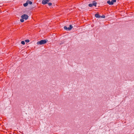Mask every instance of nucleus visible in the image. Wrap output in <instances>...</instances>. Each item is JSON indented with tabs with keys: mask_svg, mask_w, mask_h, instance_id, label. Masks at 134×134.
<instances>
[{
	"mask_svg": "<svg viewBox=\"0 0 134 134\" xmlns=\"http://www.w3.org/2000/svg\"><path fill=\"white\" fill-rule=\"evenodd\" d=\"M47 41V40H42L40 41H38L37 44H38L42 45L46 43Z\"/></svg>",
	"mask_w": 134,
	"mask_h": 134,
	"instance_id": "f257e3e1",
	"label": "nucleus"
},
{
	"mask_svg": "<svg viewBox=\"0 0 134 134\" xmlns=\"http://www.w3.org/2000/svg\"><path fill=\"white\" fill-rule=\"evenodd\" d=\"M27 1L28 4H31L32 3V2L31 1H30L29 0H27Z\"/></svg>",
	"mask_w": 134,
	"mask_h": 134,
	"instance_id": "6e6552de",
	"label": "nucleus"
},
{
	"mask_svg": "<svg viewBox=\"0 0 134 134\" xmlns=\"http://www.w3.org/2000/svg\"><path fill=\"white\" fill-rule=\"evenodd\" d=\"M111 2V3H112V5H113L114 2H116V0H112Z\"/></svg>",
	"mask_w": 134,
	"mask_h": 134,
	"instance_id": "9d476101",
	"label": "nucleus"
},
{
	"mask_svg": "<svg viewBox=\"0 0 134 134\" xmlns=\"http://www.w3.org/2000/svg\"><path fill=\"white\" fill-rule=\"evenodd\" d=\"M72 27V25H70L69 26V27H68L66 26H65L64 27V29L65 30L67 31H69L71 30Z\"/></svg>",
	"mask_w": 134,
	"mask_h": 134,
	"instance_id": "f03ea898",
	"label": "nucleus"
},
{
	"mask_svg": "<svg viewBox=\"0 0 134 134\" xmlns=\"http://www.w3.org/2000/svg\"><path fill=\"white\" fill-rule=\"evenodd\" d=\"M49 1V0H43L42 3L43 4H45Z\"/></svg>",
	"mask_w": 134,
	"mask_h": 134,
	"instance_id": "39448f33",
	"label": "nucleus"
},
{
	"mask_svg": "<svg viewBox=\"0 0 134 134\" xmlns=\"http://www.w3.org/2000/svg\"><path fill=\"white\" fill-rule=\"evenodd\" d=\"M24 19H23V18H22V19H21L20 20V21L22 22H23L24 21Z\"/></svg>",
	"mask_w": 134,
	"mask_h": 134,
	"instance_id": "9b49d317",
	"label": "nucleus"
},
{
	"mask_svg": "<svg viewBox=\"0 0 134 134\" xmlns=\"http://www.w3.org/2000/svg\"><path fill=\"white\" fill-rule=\"evenodd\" d=\"M48 4L49 6H51L52 5V3H48Z\"/></svg>",
	"mask_w": 134,
	"mask_h": 134,
	"instance_id": "4468645a",
	"label": "nucleus"
},
{
	"mask_svg": "<svg viewBox=\"0 0 134 134\" xmlns=\"http://www.w3.org/2000/svg\"><path fill=\"white\" fill-rule=\"evenodd\" d=\"M21 17L22 18H23L25 20H27L28 18V16L26 14H24L22 15Z\"/></svg>",
	"mask_w": 134,
	"mask_h": 134,
	"instance_id": "20e7f679",
	"label": "nucleus"
},
{
	"mask_svg": "<svg viewBox=\"0 0 134 134\" xmlns=\"http://www.w3.org/2000/svg\"><path fill=\"white\" fill-rule=\"evenodd\" d=\"M28 3H27V1H26V3H25L23 5L24 7H25L27 6L28 5Z\"/></svg>",
	"mask_w": 134,
	"mask_h": 134,
	"instance_id": "1a4fd4ad",
	"label": "nucleus"
},
{
	"mask_svg": "<svg viewBox=\"0 0 134 134\" xmlns=\"http://www.w3.org/2000/svg\"><path fill=\"white\" fill-rule=\"evenodd\" d=\"M105 16L104 15H103L102 16H100V18H105Z\"/></svg>",
	"mask_w": 134,
	"mask_h": 134,
	"instance_id": "ddd939ff",
	"label": "nucleus"
},
{
	"mask_svg": "<svg viewBox=\"0 0 134 134\" xmlns=\"http://www.w3.org/2000/svg\"><path fill=\"white\" fill-rule=\"evenodd\" d=\"M107 3L110 5H112V3L111 2L110 0H108L107 1Z\"/></svg>",
	"mask_w": 134,
	"mask_h": 134,
	"instance_id": "0eeeda50",
	"label": "nucleus"
},
{
	"mask_svg": "<svg viewBox=\"0 0 134 134\" xmlns=\"http://www.w3.org/2000/svg\"><path fill=\"white\" fill-rule=\"evenodd\" d=\"M97 3L95 2H93V3H92L89 4H88V6L90 7H91L93 6H94L95 7H96V6Z\"/></svg>",
	"mask_w": 134,
	"mask_h": 134,
	"instance_id": "7ed1b4c3",
	"label": "nucleus"
},
{
	"mask_svg": "<svg viewBox=\"0 0 134 134\" xmlns=\"http://www.w3.org/2000/svg\"><path fill=\"white\" fill-rule=\"evenodd\" d=\"M95 16L97 18H100V15H99L98 14H95Z\"/></svg>",
	"mask_w": 134,
	"mask_h": 134,
	"instance_id": "423d86ee",
	"label": "nucleus"
},
{
	"mask_svg": "<svg viewBox=\"0 0 134 134\" xmlns=\"http://www.w3.org/2000/svg\"><path fill=\"white\" fill-rule=\"evenodd\" d=\"M25 42L27 43H28L29 42V40H25Z\"/></svg>",
	"mask_w": 134,
	"mask_h": 134,
	"instance_id": "2eb2a0df",
	"label": "nucleus"
},
{
	"mask_svg": "<svg viewBox=\"0 0 134 134\" xmlns=\"http://www.w3.org/2000/svg\"><path fill=\"white\" fill-rule=\"evenodd\" d=\"M21 44H25V42L24 41H21Z\"/></svg>",
	"mask_w": 134,
	"mask_h": 134,
	"instance_id": "f8f14e48",
	"label": "nucleus"
}]
</instances>
